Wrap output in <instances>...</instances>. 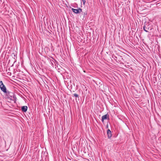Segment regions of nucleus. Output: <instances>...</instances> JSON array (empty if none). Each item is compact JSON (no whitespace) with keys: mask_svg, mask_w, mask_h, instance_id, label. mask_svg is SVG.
<instances>
[{"mask_svg":"<svg viewBox=\"0 0 161 161\" xmlns=\"http://www.w3.org/2000/svg\"><path fill=\"white\" fill-rule=\"evenodd\" d=\"M0 88L3 92L6 93L7 92L6 88L5 85L3 84L2 81H0Z\"/></svg>","mask_w":161,"mask_h":161,"instance_id":"f257e3e1","label":"nucleus"},{"mask_svg":"<svg viewBox=\"0 0 161 161\" xmlns=\"http://www.w3.org/2000/svg\"><path fill=\"white\" fill-rule=\"evenodd\" d=\"M72 10L73 12L75 14H80L82 12V9L80 8H79L78 9L72 8Z\"/></svg>","mask_w":161,"mask_h":161,"instance_id":"f03ea898","label":"nucleus"},{"mask_svg":"<svg viewBox=\"0 0 161 161\" xmlns=\"http://www.w3.org/2000/svg\"><path fill=\"white\" fill-rule=\"evenodd\" d=\"M108 117L109 115L107 114L103 116L102 117V121L103 122L104 120L108 119Z\"/></svg>","mask_w":161,"mask_h":161,"instance_id":"7ed1b4c3","label":"nucleus"},{"mask_svg":"<svg viewBox=\"0 0 161 161\" xmlns=\"http://www.w3.org/2000/svg\"><path fill=\"white\" fill-rule=\"evenodd\" d=\"M27 106H23L21 108L22 110L24 112H26L27 110Z\"/></svg>","mask_w":161,"mask_h":161,"instance_id":"20e7f679","label":"nucleus"},{"mask_svg":"<svg viewBox=\"0 0 161 161\" xmlns=\"http://www.w3.org/2000/svg\"><path fill=\"white\" fill-rule=\"evenodd\" d=\"M107 134L108 138H110L112 136V134L111 131L109 129H108L107 131Z\"/></svg>","mask_w":161,"mask_h":161,"instance_id":"39448f33","label":"nucleus"},{"mask_svg":"<svg viewBox=\"0 0 161 161\" xmlns=\"http://www.w3.org/2000/svg\"><path fill=\"white\" fill-rule=\"evenodd\" d=\"M143 29L144 30L146 31V32H148L147 30L149 29V28L148 27H147L146 25H144L143 27Z\"/></svg>","mask_w":161,"mask_h":161,"instance_id":"423d86ee","label":"nucleus"},{"mask_svg":"<svg viewBox=\"0 0 161 161\" xmlns=\"http://www.w3.org/2000/svg\"><path fill=\"white\" fill-rule=\"evenodd\" d=\"M73 95H74V96L75 97H79L78 95L77 94L75 93V94H74Z\"/></svg>","mask_w":161,"mask_h":161,"instance_id":"0eeeda50","label":"nucleus"},{"mask_svg":"<svg viewBox=\"0 0 161 161\" xmlns=\"http://www.w3.org/2000/svg\"><path fill=\"white\" fill-rule=\"evenodd\" d=\"M82 1L83 2V4L84 5L85 4V3L86 2L85 0H82Z\"/></svg>","mask_w":161,"mask_h":161,"instance_id":"6e6552de","label":"nucleus"}]
</instances>
